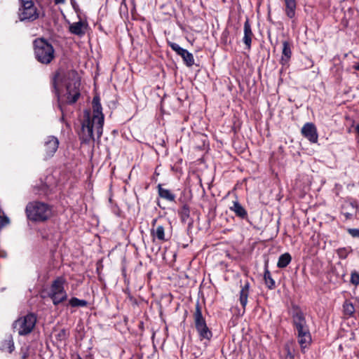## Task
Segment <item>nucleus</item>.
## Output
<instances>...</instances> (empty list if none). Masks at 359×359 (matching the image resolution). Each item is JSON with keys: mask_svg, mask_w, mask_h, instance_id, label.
<instances>
[{"mask_svg": "<svg viewBox=\"0 0 359 359\" xmlns=\"http://www.w3.org/2000/svg\"><path fill=\"white\" fill-rule=\"evenodd\" d=\"M36 323V317L33 313H29L16 320L13 327L18 331L19 335L25 336L32 332Z\"/></svg>", "mask_w": 359, "mask_h": 359, "instance_id": "8", "label": "nucleus"}, {"mask_svg": "<svg viewBox=\"0 0 359 359\" xmlns=\"http://www.w3.org/2000/svg\"><path fill=\"white\" fill-rule=\"evenodd\" d=\"M88 26L86 22L79 20V22L70 24L69 31L71 34L81 37L85 35Z\"/></svg>", "mask_w": 359, "mask_h": 359, "instance_id": "15", "label": "nucleus"}, {"mask_svg": "<svg viewBox=\"0 0 359 359\" xmlns=\"http://www.w3.org/2000/svg\"><path fill=\"white\" fill-rule=\"evenodd\" d=\"M92 108L93 114L89 109L83 111L81 130L79 134L81 142L86 144L94 142V130L98 138L102 136L103 132L104 116L102 113L100 97L97 93L95 94L92 100Z\"/></svg>", "mask_w": 359, "mask_h": 359, "instance_id": "1", "label": "nucleus"}, {"mask_svg": "<svg viewBox=\"0 0 359 359\" xmlns=\"http://www.w3.org/2000/svg\"><path fill=\"white\" fill-rule=\"evenodd\" d=\"M88 304V302L84 299H79L77 297H72L69 300V305L72 307H86Z\"/></svg>", "mask_w": 359, "mask_h": 359, "instance_id": "28", "label": "nucleus"}, {"mask_svg": "<svg viewBox=\"0 0 359 359\" xmlns=\"http://www.w3.org/2000/svg\"><path fill=\"white\" fill-rule=\"evenodd\" d=\"M50 84L54 90H79L81 77L76 70L60 67L51 74Z\"/></svg>", "mask_w": 359, "mask_h": 359, "instance_id": "2", "label": "nucleus"}, {"mask_svg": "<svg viewBox=\"0 0 359 359\" xmlns=\"http://www.w3.org/2000/svg\"><path fill=\"white\" fill-rule=\"evenodd\" d=\"M151 236L158 239L160 241H166L165 238V228L162 225H158L156 226V228L152 229L151 231Z\"/></svg>", "mask_w": 359, "mask_h": 359, "instance_id": "24", "label": "nucleus"}, {"mask_svg": "<svg viewBox=\"0 0 359 359\" xmlns=\"http://www.w3.org/2000/svg\"><path fill=\"white\" fill-rule=\"evenodd\" d=\"M194 319L195 327L198 334L200 340H207L209 341L212 337V332L206 324L205 319L203 316L201 307L198 302L196 304Z\"/></svg>", "mask_w": 359, "mask_h": 359, "instance_id": "6", "label": "nucleus"}, {"mask_svg": "<svg viewBox=\"0 0 359 359\" xmlns=\"http://www.w3.org/2000/svg\"><path fill=\"white\" fill-rule=\"evenodd\" d=\"M9 223H10V219L7 216H6V215L1 216L0 215V229L7 226L8 224H9Z\"/></svg>", "mask_w": 359, "mask_h": 359, "instance_id": "31", "label": "nucleus"}, {"mask_svg": "<svg viewBox=\"0 0 359 359\" xmlns=\"http://www.w3.org/2000/svg\"><path fill=\"white\" fill-rule=\"evenodd\" d=\"M282 55L280 60V63L282 68L280 71V74L289 67V62L292 57V43L288 41H283L282 42Z\"/></svg>", "mask_w": 359, "mask_h": 359, "instance_id": "10", "label": "nucleus"}, {"mask_svg": "<svg viewBox=\"0 0 359 359\" xmlns=\"http://www.w3.org/2000/svg\"><path fill=\"white\" fill-rule=\"evenodd\" d=\"M58 102L65 104H74L80 97L79 91H55Z\"/></svg>", "mask_w": 359, "mask_h": 359, "instance_id": "12", "label": "nucleus"}, {"mask_svg": "<svg viewBox=\"0 0 359 359\" xmlns=\"http://www.w3.org/2000/svg\"><path fill=\"white\" fill-rule=\"evenodd\" d=\"M285 349L287 351V356L291 359H293L294 358V354L291 351L289 345L285 346Z\"/></svg>", "mask_w": 359, "mask_h": 359, "instance_id": "34", "label": "nucleus"}, {"mask_svg": "<svg viewBox=\"0 0 359 359\" xmlns=\"http://www.w3.org/2000/svg\"><path fill=\"white\" fill-rule=\"evenodd\" d=\"M65 279L62 276L57 277L51 283L49 290L48 292V297L53 294H57L61 292L65 291Z\"/></svg>", "mask_w": 359, "mask_h": 359, "instance_id": "14", "label": "nucleus"}, {"mask_svg": "<svg viewBox=\"0 0 359 359\" xmlns=\"http://www.w3.org/2000/svg\"><path fill=\"white\" fill-rule=\"evenodd\" d=\"M77 359H82V358L80 356H79Z\"/></svg>", "mask_w": 359, "mask_h": 359, "instance_id": "38", "label": "nucleus"}, {"mask_svg": "<svg viewBox=\"0 0 359 359\" xmlns=\"http://www.w3.org/2000/svg\"><path fill=\"white\" fill-rule=\"evenodd\" d=\"M285 13L290 19L295 17L297 9V0H283Z\"/></svg>", "mask_w": 359, "mask_h": 359, "instance_id": "19", "label": "nucleus"}, {"mask_svg": "<svg viewBox=\"0 0 359 359\" xmlns=\"http://www.w3.org/2000/svg\"><path fill=\"white\" fill-rule=\"evenodd\" d=\"M35 58L43 65L50 64L55 58V49L51 43L43 38L36 39L33 42Z\"/></svg>", "mask_w": 359, "mask_h": 359, "instance_id": "5", "label": "nucleus"}, {"mask_svg": "<svg viewBox=\"0 0 359 359\" xmlns=\"http://www.w3.org/2000/svg\"><path fill=\"white\" fill-rule=\"evenodd\" d=\"M353 68L356 71H359V62H355L353 65Z\"/></svg>", "mask_w": 359, "mask_h": 359, "instance_id": "36", "label": "nucleus"}, {"mask_svg": "<svg viewBox=\"0 0 359 359\" xmlns=\"http://www.w3.org/2000/svg\"><path fill=\"white\" fill-rule=\"evenodd\" d=\"M158 193L161 198L165 199L168 201H175V195L171 192L170 190L164 189L162 187V184H158L157 186Z\"/></svg>", "mask_w": 359, "mask_h": 359, "instance_id": "21", "label": "nucleus"}, {"mask_svg": "<svg viewBox=\"0 0 359 359\" xmlns=\"http://www.w3.org/2000/svg\"><path fill=\"white\" fill-rule=\"evenodd\" d=\"M302 135L311 143H316L318 139L317 128L313 123H306L301 130Z\"/></svg>", "mask_w": 359, "mask_h": 359, "instance_id": "13", "label": "nucleus"}, {"mask_svg": "<svg viewBox=\"0 0 359 359\" xmlns=\"http://www.w3.org/2000/svg\"><path fill=\"white\" fill-rule=\"evenodd\" d=\"M243 32H244V36H243V43H245V46L247 47L248 49H250L252 39L253 37V33L252 31L250 20L248 18L246 19V20L244 23Z\"/></svg>", "mask_w": 359, "mask_h": 359, "instance_id": "17", "label": "nucleus"}, {"mask_svg": "<svg viewBox=\"0 0 359 359\" xmlns=\"http://www.w3.org/2000/svg\"><path fill=\"white\" fill-rule=\"evenodd\" d=\"M18 18L20 21L33 22L39 18V13L31 0H20Z\"/></svg>", "mask_w": 359, "mask_h": 359, "instance_id": "7", "label": "nucleus"}, {"mask_svg": "<svg viewBox=\"0 0 359 359\" xmlns=\"http://www.w3.org/2000/svg\"><path fill=\"white\" fill-rule=\"evenodd\" d=\"M292 257L288 252L281 255L278 260L277 266L280 269L286 267L291 262Z\"/></svg>", "mask_w": 359, "mask_h": 359, "instance_id": "25", "label": "nucleus"}, {"mask_svg": "<svg viewBox=\"0 0 359 359\" xmlns=\"http://www.w3.org/2000/svg\"><path fill=\"white\" fill-rule=\"evenodd\" d=\"M229 210L234 212L236 216L240 219L248 220V214L247 210L238 201L232 202V205L229 207Z\"/></svg>", "mask_w": 359, "mask_h": 359, "instance_id": "16", "label": "nucleus"}, {"mask_svg": "<svg viewBox=\"0 0 359 359\" xmlns=\"http://www.w3.org/2000/svg\"><path fill=\"white\" fill-rule=\"evenodd\" d=\"M348 233L353 238H359L358 229H348Z\"/></svg>", "mask_w": 359, "mask_h": 359, "instance_id": "32", "label": "nucleus"}, {"mask_svg": "<svg viewBox=\"0 0 359 359\" xmlns=\"http://www.w3.org/2000/svg\"><path fill=\"white\" fill-rule=\"evenodd\" d=\"M15 349L14 342L11 335H8L6 338L0 341V351H8L11 353Z\"/></svg>", "mask_w": 359, "mask_h": 359, "instance_id": "20", "label": "nucleus"}, {"mask_svg": "<svg viewBox=\"0 0 359 359\" xmlns=\"http://www.w3.org/2000/svg\"><path fill=\"white\" fill-rule=\"evenodd\" d=\"M178 215L183 224H187L189 227H191L194 220L190 217V208L187 205H184L179 210Z\"/></svg>", "mask_w": 359, "mask_h": 359, "instance_id": "18", "label": "nucleus"}, {"mask_svg": "<svg viewBox=\"0 0 359 359\" xmlns=\"http://www.w3.org/2000/svg\"><path fill=\"white\" fill-rule=\"evenodd\" d=\"M264 279L266 285L267 287L270 290H272L275 288L276 284L274 280L271 277V274L270 271L268 269L267 266L265 267L264 274Z\"/></svg>", "mask_w": 359, "mask_h": 359, "instance_id": "26", "label": "nucleus"}, {"mask_svg": "<svg viewBox=\"0 0 359 359\" xmlns=\"http://www.w3.org/2000/svg\"><path fill=\"white\" fill-rule=\"evenodd\" d=\"M25 212L29 220L43 222L50 217L52 209L47 203L40 201H32L27 203Z\"/></svg>", "mask_w": 359, "mask_h": 359, "instance_id": "4", "label": "nucleus"}, {"mask_svg": "<svg viewBox=\"0 0 359 359\" xmlns=\"http://www.w3.org/2000/svg\"><path fill=\"white\" fill-rule=\"evenodd\" d=\"M156 219H154V220L153 221V225H154V224L156 223Z\"/></svg>", "mask_w": 359, "mask_h": 359, "instance_id": "37", "label": "nucleus"}, {"mask_svg": "<svg viewBox=\"0 0 359 359\" xmlns=\"http://www.w3.org/2000/svg\"><path fill=\"white\" fill-rule=\"evenodd\" d=\"M293 325L297 332L298 342L303 350L311 342V336L304 313L297 309L292 316Z\"/></svg>", "mask_w": 359, "mask_h": 359, "instance_id": "3", "label": "nucleus"}, {"mask_svg": "<svg viewBox=\"0 0 359 359\" xmlns=\"http://www.w3.org/2000/svg\"><path fill=\"white\" fill-rule=\"evenodd\" d=\"M350 283L355 286L359 285V272L355 270L351 271Z\"/></svg>", "mask_w": 359, "mask_h": 359, "instance_id": "30", "label": "nucleus"}, {"mask_svg": "<svg viewBox=\"0 0 359 359\" xmlns=\"http://www.w3.org/2000/svg\"><path fill=\"white\" fill-rule=\"evenodd\" d=\"M346 206H348V207H351V208H352V210H353V212H355V210H356V206H355V205H353V203H347V204L344 205V206H343V208H342V209H343L342 215L345 217V219H351V218H352L353 213V212H346V211H344V210H345V208H346Z\"/></svg>", "mask_w": 359, "mask_h": 359, "instance_id": "29", "label": "nucleus"}, {"mask_svg": "<svg viewBox=\"0 0 359 359\" xmlns=\"http://www.w3.org/2000/svg\"><path fill=\"white\" fill-rule=\"evenodd\" d=\"M54 3L57 5V4H63L65 3V0H54Z\"/></svg>", "mask_w": 359, "mask_h": 359, "instance_id": "35", "label": "nucleus"}, {"mask_svg": "<svg viewBox=\"0 0 359 359\" xmlns=\"http://www.w3.org/2000/svg\"><path fill=\"white\" fill-rule=\"evenodd\" d=\"M48 297L52 300L54 306H58L60 304L67 299L68 295L66 290H65L60 293H57V294L48 296Z\"/></svg>", "mask_w": 359, "mask_h": 359, "instance_id": "23", "label": "nucleus"}, {"mask_svg": "<svg viewBox=\"0 0 359 359\" xmlns=\"http://www.w3.org/2000/svg\"><path fill=\"white\" fill-rule=\"evenodd\" d=\"M250 283L246 282L243 286H242L240 291V303L243 309L245 308L248 303V298L249 295Z\"/></svg>", "mask_w": 359, "mask_h": 359, "instance_id": "22", "label": "nucleus"}, {"mask_svg": "<svg viewBox=\"0 0 359 359\" xmlns=\"http://www.w3.org/2000/svg\"><path fill=\"white\" fill-rule=\"evenodd\" d=\"M59 146V140L55 136H48L44 142V160L53 156Z\"/></svg>", "mask_w": 359, "mask_h": 359, "instance_id": "9", "label": "nucleus"}, {"mask_svg": "<svg viewBox=\"0 0 359 359\" xmlns=\"http://www.w3.org/2000/svg\"><path fill=\"white\" fill-rule=\"evenodd\" d=\"M170 46L178 55L181 56L184 64L187 67H191L194 64V58L192 53H189L187 50L180 47L176 43H170Z\"/></svg>", "mask_w": 359, "mask_h": 359, "instance_id": "11", "label": "nucleus"}, {"mask_svg": "<svg viewBox=\"0 0 359 359\" xmlns=\"http://www.w3.org/2000/svg\"><path fill=\"white\" fill-rule=\"evenodd\" d=\"M344 314L348 317H351L355 313V307L352 302L346 300L343 304Z\"/></svg>", "mask_w": 359, "mask_h": 359, "instance_id": "27", "label": "nucleus"}, {"mask_svg": "<svg viewBox=\"0 0 359 359\" xmlns=\"http://www.w3.org/2000/svg\"><path fill=\"white\" fill-rule=\"evenodd\" d=\"M20 353H21V359H27L29 355L28 348H25V349L22 348Z\"/></svg>", "mask_w": 359, "mask_h": 359, "instance_id": "33", "label": "nucleus"}]
</instances>
